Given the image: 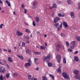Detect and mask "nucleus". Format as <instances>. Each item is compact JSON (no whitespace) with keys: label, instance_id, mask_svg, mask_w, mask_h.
<instances>
[{"label":"nucleus","instance_id":"1","mask_svg":"<svg viewBox=\"0 0 80 80\" xmlns=\"http://www.w3.org/2000/svg\"><path fill=\"white\" fill-rule=\"evenodd\" d=\"M42 59L43 60V61H46V62H48L50 60V55L48 54L47 57H45V56H44Z\"/></svg>","mask_w":80,"mask_h":80},{"label":"nucleus","instance_id":"2","mask_svg":"<svg viewBox=\"0 0 80 80\" xmlns=\"http://www.w3.org/2000/svg\"><path fill=\"white\" fill-rule=\"evenodd\" d=\"M54 27L56 28H59V27H60V28H62V23H61V25H60V24H59V23H55L54 25Z\"/></svg>","mask_w":80,"mask_h":80},{"label":"nucleus","instance_id":"3","mask_svg":"<svg viewBox=\"0 0 80 80\" xmlns=\"http://www.w3.org/2000/svg\"><path fill=\"white\" fill-rule=\"evenodd\" d=\"M62 76L65 79H69L70 80V77L69 76H67V74L66 72H63L62 74Z\"/></svg>","mask_w":80,"mask_h":80},{"label":"nucleus","instance_id":"4","mask_svg":"<svg viewBox=\"0 0 80 80\" xmlns=\"http://www.w3.org/2000/svg\"><path fill=\"white\" fill-rule=\"evenodd\" d=\"M37 1H34L33 2V5L32 7V8L35 9L37 8Z\"/></svg>","mask_w":80,"mask_h":80},{"label":"nucleus","instance_id":"5","mask_svg":"<svg viewBox=\"0 0 80 80\" xmlns=\"http://www.w3.org/2000/svg\"><path fill=\"white\" fill-rule=\"evenodd\" d=\"M56 58L57 59H58L57 61L58 63H60V62H61V57L58 54L56 56Z\"/></svg>","mask_w":80,"mask_h":80},{"label":"nucleus","instance_id":"6","mask_svg":"<svg viewBox=\"0 0 80 80\" xmlns=\"http://www.w3.org/2000/svg\"><path fill=\"white\" fill-rule=\"evenodd\" d=\"M0 72L2 73H5V68H4V67L3 66L1 67L0 68Z\"/></svg>","mask_w":80,"mask_h":80},{"label":"nucleus","instance_id":"7","mask_svg":"<svg viewBox=\"0 0 80 80\" xmlns=\"http://www.w3.org/2000/svg\"><path fill=\"white\" fill-rule=\"evenodd\" d=\"M60 19L58 17H56L54 20V23H57L58 21H59Z\"/></svg>","mask_w":80,"mask_h":80},{"label":"nucleus","instance_id":"8","mask_svg":"<svg viewBox=\"0 0 80 80\" xmlns=\"http://www.w3.org/2000/svg\"><path fill=\"white\" fill-rule=\"evenodd\" d=\"M76 75L75 76L74 78L75 79H78L80 80V75L79 74H76Z\"/></svg>","mask_w":80,"mask_h":80},{"label":"nucleus","instance_id":"9","mask_svg":"<svg viewBox=\"0 0 80 80\" xmlns=\"http://www.w3.org/2000/svg\"><path fill=\"white\" fill-rule=\"evenodd\" d=\"M16 34L18 36H22L23 35V33H22L21 32H19L18 31H17Z\"/></svg>","mask_w":80,"mask_h":80},{"label":"nucleus","instance_id":"10","mask_svg":"<svg viewBox=\"0 0 80 80\" xmlns=\"http://www.w3.org/2000/svg\"><path fill=\"white\" fill-rule=\"evenodd\" d=\"M24 66L25 67H29L31 66V64L29 62H28V63H25Z\"/></svg>","mask_w":80,"mask_h":80},{"label":"nucleus","instance_id":"11","mask_svg":"<svg viewBox=\"0 0 80 80\" xmlns=\"http://www.w3.org/2000/svg\"><path fill=\"white\" fill-rule=\"evenodd\" d=\"M32 77V75H29L28 76V78L30 80H33V78H31Z\"/></svg>","mask_w":80,"mask_h":80},{"label":"nucleus","instance_id":"12","mask_svg":"<svg viewBox=\"0 0 80 80\" xmlns=\"http://www.w3.org/2000/svg\"><path fill=\"white\" fill-rule=\"evenodd\" d=\"M70 15L71 17H72V18H75V16L74 15V12H71L70 13Z\"/></svg>","mask_w":80,"mask_h":80},{"label":"nucleus","instance_id":"13","mask_svg":"<svg viewBox=\"0 0 80 80\" xmlns=\"http://www.w3.org/2000/svg\"><path fill=\"white\" fill-rule=\"evenodd\" d=\"M63 25L64 26V27H65V28H67L68 27V24H67V23L66 22H63Z\"/></svg>","mask_w":80,"mask_h":80},{"label":"nucleus","instance_id":"14","mask_svg":"<svg viewBox=\"0 0 80 80\" xmlns=\"http://www.w3.org/2000/svg\"><path fill=\"white\" fill-rule=\"evenodd\" d=\"M38 60V58H34V63H35L36 64H39V63L37 62Z\"/></svg>","mask_w":80,"mask_h":80},{"label":"nucleus","instance_id":"15","mask_svg":"<svg viewBox=\"0 0 80 80\" xmlns=\"http://www.w3.org/2000/svg\"><path fill=\"white\" fill-rule=\"evenodd\" d=\"M35 20L36 22H40V18L38 17H36L35 18Z\"/></svg>","mask_w":80,"mask_h":80},{"label":"nucleus","instance_id":"16","mask_svg":"<svg viewBox=\"0 0 80 80\" xmlns=\"http://www.w3.org/2000/svg\"><path fill=\"white\" fill-rule=\"evenodd\" d=\"M74 60L76 62H78V58L77 56H75L74 57Z\"/></svg>","mask_w":80,"mask_h":80},{"label":"nucleus","instance_id":"17","mask_svg":"<svg viewBox=\"0 0 80 80\" xmlns=\"http://www.w3.org/2000/svg\"><path fill=\"white\" fill-rule=\"evenodd\" d=\"M73 72L75 75H77L78 73V71L76 70H74Z\"/></svg>","mask_w":80,"mask_h":80},{"label":"nucleus","instance_id":"18","mask_svg":"<svg viewBox=\"0 0 80 80\" xmlns=\"http://www.w3.org/2000/svg\"><path fill=\"white\" fill-rule=\"evenodd\" d=\"M67 2L68 4H72L73 2L71 0H67Z\"/></svg>","mask_w":80,"mask_h":80},{"label":"nucleus","instance_id":"19","mask_svg":"<svg viewBox=\"0 0 80 80\" xmlns=\"http://www.w3.org/2000/svg\"><path fill=\"white\" fill-rule=\"evenodd\" d=\"M8 60L9 61V62L10 63H12V62H13V60L11 59V58L10 57H8Z\"/></svg>","mask_w":80,"mask_h":80},{"label":"nucleus","instance_id":"20","mask_svg":"<svg viewBox=\"0 0 80 80\" xmlns=\"http://www.w3.org/2000/svg\"><path fill=\"white\" fill-rule=\"evenodd\" d=\"M42 80H47V78L45 76H43L42 77Z\"/></svg>","mask_w":80,"mask_h":80},{"label":"nucleus","instance_id":"21","mask_svg":"<svg viewBox=\"0 0 80 80\" xmlns=\"http://www.w3.org/2000/svg\"><path fill=\"white\" fill-rule=\"evenodd\" d=\"M71 45L75 46V42L74 41L72 42H71Z\"/></svg>","mask_w":80,"mask_h":80},{"label":"nucleus","instance_id":"22","mask_svg":"<svg viewBox=\"0 0 80 80\" xmlns=\"http://www.w3.org/2000/svg\"><path fill=\"white\" fill-rule=\"evenodd\" d=\"M48 67H52V63H50L49 62H48Z\"/></svg>","mask_w":80,"mask_h":80},{"label":"nucleus","instance_id":"23","mask_svg":"<svg viewBox=\"0 0 80 80\" xmlns=\"http://www.w3.org/2000/svg\"><path fill=\"white\" fill-rule=\"evenodd\" d=\"M56 47L57 48V47L58 48H61V45L59 44H58L56 46Z\"/></svg>","mask_w":80,"mask_h":80},{"label":"nucleus","instance_id":"24","mask_svg":"<svg viewBox=\"0 0 80 80\" xmlns=\"http://www.w3.org/2000/svg\"><path fill=\"white\" fill-rule=\"evenodd\" d=\"M49 77H52V80H53V79H54V78H55L54 76L52 74H49Z\"/></svg>","mask_w":80,"mask_h":80},{"label":"nucleus","instance_id":"25","mask_svg":"<svg viewBox=\"0 0 80 80\" xmlns=\"http://www.w3.org/2000/svg\"><path fill=\"white\" fill-rule=\"evenodd\" d=\"M63 62L64 63H67V61L66 60V58H64L63 59Z\"/></svg>","mask_w":80,"mask_h":80},{"label":"nucleus","instance_id":"26","mask_svg":"<svg viewBox=\"0 0 80 80\" xmlns=\"http://www.w3.org/2000/svg\"><path fill=\"white\" fill-rule=\"evenodd\" d=\"M76 39H77V40L78 41H79V42H80V36H77L76 37Z\"/></svg>","mask_w":80,"mask_h":80},{"label":"nucleus","instance_id":"27","mask_svg":"<svg viewBox=\"0 0 80 80\" xmlns=\"http://www.w3.org/2000/svg\"><path fill=\"white\" fill-rule=\"evenodd\" d=\"M24 37L25 38H26L27 40H28V39H29V37L28 36H24Z\"/></svg>","mask_w":80,"mask_h":80},{"label":"nucleus","instance_id":"28","mask_svg":"<svg viewBox=\"0 0 80 80\" xmlns=\"http://www.w3.org/2000/svg\"><path fill=\"white\" fill-rule=\"evenodd\" d=\"M25 32L27 33H30V30L28 29H26Z\"/></svg>","mask_w":80,"mask_h":80},{"label":"nucleus","instance_id":"29","mask_svg":"<svg viewBox=\"0 0 80 80\" xmlns=\"http://www.w3.org/2000/svg\"><path fill=\"white\" fill-rule=\"evenodd\" d=\"M26 53H28L30 52V50L28 49H27L26 50Z\"/></svg>","mask_w":80,"mask_h":80},{"label":"nucleus","instance_id":"30","mask_svg":"<svg viewBox=\"0 0 80 80\" xmlns=\"http://www.w3.org/2000/svg\"><path fill=\"white\" fill-rule=\"evenodd\" d=\"M52 7L53 8H57V5L56 4H54L52 5Z\"/></svg>","mask_w":80,"mask_h":80},{"label":"nucleus","instance_id":"31","mask_svg":"<svg viewBox=\"0 0 80 80\" xmlns=\"http://www.w3.org/2000/svg\"><path fill=\"white\" fill-rule=\"evenodd\" d=\"M66 44L67 47H69V43H68V42L66 41Z\"/></svg>","mask_w":80,"mask_h":80},{"label":"nucleus","instance_id":"32","mask_svg":"<svg viewBox=\"0 0 80 80\" xmlns=\"http://www.w3.org/2000/svg\"><path fill=\"white\" fill-rule=\"evenodd\" d=\"M17 76V73L15 72L14 73V77H16Z\"/></svg>","mask_w":80,"mask_h":80},{"label":"nucleus","instance_id":"33","mask_svg":"<svg viewBox=\"0 0 80 80\" xmlns=\"http://www.w3.org/2000/svg\"><path fill=\"white\" fill-rule=\"evenodd\" d=\"M78 10L80 9V2H79L78 3Z\"/></svg>","mask_w":80,"mask_h":80},{"label":"nucleus","instance_id":"34","mask_svg":"<svg viewBox=\"0 0 80 80\" xmlns=\"http://www.w3.org/2000/svg\"><path fill=\"white\" fill-rule=\"evenodd\" d=\"M58 73H61V69H60V68H59L58 69Z\"/></svg>","mask_w":80,"mask_h":80},{"label":"nucleus","instance_id":"35","mask_svg":"<svg viewBox=\"0 0 80 80\" xmlns=\"http://www.w3.org/2000/svg\"><path fill=\"white\" fill-rule=\"evenodd\" d=\"M34 53L36 54V55H40V52H34Z\"/></svg>","mask_w":80,"mask_h":80},{"label":"nucleus","instance_id":"36","mask_svg":"<svg viewBox=\"0 0 80 80\" xmlns=\"http://www.w3.org/2000/svg\"><path fill=\"white\" fill-rule=\"evenodd\" d=\"M61 37H65V34H63L62 33H61Z\"/></svg>","mask_w":80,"mask_h":80},{"label":"nucleus","instance_id":"37","mask_svg":"<svg viewBox=\"0 0 80 80\" xmlns=\"http://www.w3.org/2000/svg\"><path fill=\"white\" fill-rule=\"evenodd\" d=\"M0 80H3V76H2V75H1L0 76Z\"/></svg>","mask_w":80,"mask_h":80},{"label":"nucleus","instance_id":"38","mask_svg":"<svg viewBox=\"0 0 80 80\" xmlns=\"http://www.w3.org/2000/svg\"><path fill=\"white\" fill-rule=\"evenodd\" d=\"M20 58L22 60H23V57L22 56H21Z\"/></svg>","mask_w":80,"mask_h":80},{"label":"nucleus","instance_id":"39","mask_svg":"<svg viewBox=\"0 0 80 80\" xmlns=\"http://www.w3.org/2000/svg\"><path fill=\"white\" fill-rule=\"evenodd\" d=\"M9 77H10V74H7L6 75L7 78H8Z\"/></svg>","mask_w":80,"mask_h":80},{"label":"nucleus","instance_id":"40","mask_svg":"<svg viewBox=\"0 0 80 80\" xmlns=\"http://www.w3.org/2000/svg\"><path fill=\"white\" fill-rule=\"evenodd\" d=\"M2 26H4V25L3 24H2L0 25V28H2Z\"/></svg>","mask_w":80,"mask_h":80},{"label":"nucleus","instance_id":"41","mask_svg":"<svg viewBox=\"0 0 80 80\" xmlns=\"http://www.w3.org/2000/svg\"><path fill=\"white\" fill-rule=\"evenodd\" d=\"M33 25L34 27H35V25H36V24L35 23V21H33Z\"/></svg>","mask_w":80,"mask_h":80},{"label":"nucleus","instance_id":"42","mask_svg":"<svg viewBox=\"0 0 80 80\" xmlns=\"http://www.w3.org/2000/svg\"><path fill=\"white\" fill-rule=\"evenodd\" d=\"M22 47H25V43L24 42H22Z\"/></svg>","mask_w":80,"mask_h":80},{"label":"nucleus","instance_id":"43","mask_svg":"<svg viewBox=\"0 0 80 80\" xmlns=\"http://www.w3.org/2000/svg\"><path fill=\"white\" fill-rule=\"evenodd\" d=\"M58 3L59 4H62V2L60 1H58Z\"/></svg>","mask_w":80,"mask_h":80},{"label":"nucleus","instance_id":"44","mask_svg":"<svg viewBox=\"0 0 80 80\" xmlns=\"http://www.w3.org/2000/svg\"><path fill=\"white\" fill-rule=\"evenodd\" d=\"M71 49H73L74 48V46H72L70 47Z\"/></svg>","mask_w":80,"mask_h":80},{"label":"nucleus","instance_id":"45","mask_svg":"<svg viewBox=\"0 0 80 80\" xmlns=\"http://www.w3.org/2000/svg\"><path fill=\"white\" fill-rule=\"evenodd\" d=\"M68 51H69V52H72V50L70 49V48L68 49Z\"/></svg>","mask_w":80,"mask_h":80},{"label":"nucleus","instance_id":"46","mask_svg":"<svg viewBox=\"0 0 80 80\" xmlns=\"http://www.w3.org/2000/svg\"><path fill=\"white\" fill-rule=\"evenodd\" d=\"M65 16V14L64 13H62L61 14V17H63Z\"/></svg>","mask_w":80,"mask_h":80},{"label":"nucleus","instance_id":"47","mask_svg":"<svg viewBox=\"0 0 80 80\" xmlns=\"http://www.w3.org/2000/svg\"><path fill=\"white\" fill-rule=\"evenodd\" d=\"M58 17H62V14H61V13H58Z\"/></svg>","mask_w":80,"mask_h":80},{"label":"nucleus","instance_id":"48","mask_svg":"<svg viewBox=\"0 0 80 80\" xmlns=\"http://www.w3.org/2000/svg\"><path fill=\"white\" fill-rule=\"evenodd\" d=\"M8 7H10V6H11V5H10V2H9V3H8Z\"/></svg>","mask_w":80,"mask_h":80},{"label":"nucleus","instance_id":"49","mask_svg":"<svg viewBox=\"0 0 80 80\" xmlns=\"http://www.w3.org/2000/svg\"><path fill=\"white\" fill-rule=\"evenodd\" d=\"M53 8L51 6L49 7V9H50V10H52V9H53Z\"/></svg>","mask_w":80,"mask_h":80},{"label":"nucleus","instance_id":"50","mask_svg":"<svg viewBox=\"0 0 80 80\" xmlns=\"http://www.w3.org/2000/svg\"><path fill=\"white\" fill-rule=\"evenodd\" d=\"M27 12V10L26 9H24V13H26Z\"/></svg>","mask_w":80,"mask_h":80},{"label":"nucleus","instance_id":"51","mask_svg":"<svg viewBox=\"0 0 80 80\" xmlns=\"http://www.w3.org/2000/svg\"><path fill=\"white\" fill-rule=\"evenodd\" d=\"M28 62H29V63H32V61H31V60L30 59H28Z\"/></svg>","mask_w":80,"mask_h":80},{"label":"nucleus","instance_id":"52","mask_svg":"<svg viewBox=\"0 0 80 80\" xmlns=\"http://www.w3.org/2000/svg\"><path fill=\"white\" fill-rule=\"evenodd\" d=\"M78 53V51H76L74 52V54H77Z\"/></svg>","mask_w":80,"mask_h":80},{"label":"nucleus","instance_id":"53","mask_svg":"<svg viewBox=\"0 0 80 80\" xmlns=\"http://www.w3.org/2000/svg\"><path fill=\"white\" fill-rule=\"evenodd\" d=\"M39 70V68H36V69H35V70L37 71V70Z\"/></svg>","mask_w":80,"mask_h":80},{"label":"nucleus","instance_id":"54","mask_svg":"<svg viewBox=\"0 0 80 80\" xmlns=\"http://www.w3.org/2000/svg\"><path fill=\"white\" fill-rule=\"evenodd\" d=\"M5 2L6 3H9V2H8L7 0H6L5 1Z\"/></svg>","mask_w":80,"mask_h":80},{"label":"nucleus","instance_id":"55","mask_svg":"<svg viewBox=\"0 0 80 80\" xmlns=\"http://www.w3.org/2000/svg\"><path fill=\"white\" fill-rule=\"evenodd\" d=\"M40 48H41V50H43V46H41L40 47Z\"/></svg>","mask_w":80,"mask_h":80},{"label":"nucleus","instance_id":"56","mask_svg":"<svg viewBox=\"0 0 80 80\" xmlns=\"http://www.w3.org/2000/svg\"><path fill=\"white\" fill-rule=\"evenodd\" d=\"M34 78L33 80H37V78H34V77H32V78Z\"/></svg>","mask_w":80,"mask_h":80},{"label":"nucleus","instance_id":"57","mask_svg":"<svg viewBox=\"0 0 80 80\" xmlns=\"http://www.w3.org/2000/svg\"><path fill=\"white\" fill-rule=\"evenodd\" d=\"M26 42H27V43H28H28H30V42H29V41H27Z\"/></svg>","mask_w":80,"mask_h":80},{"label":"nucleus","instance_id":"58","mask_svg":"<svg viewBox=\"0 0 80 80\" xmlns=\"http://www.w3.org/2000/svg\"><path fill=\"white\" fill-rule=\"evenodd\" d=\"M60 27L57 28H58V31H59V30H60Z\"/></svg>","mask_w":80,"mask_h":80},{"label":"nucleus","instance_id":"59","mask_svg":"<svg viewBox=\"0 0 80 80\" xmlns=\"http://www.w3.org/2000/svg\"><path fill=\"white\" fill-rule=\"evenodd\" d=\"M7 68H10V67H9V66L8 64L7 65Z\"/></svg>","mask_w":80,"mask_h":80},{"label":"nucleus","instance_id":"60","mask_svg":"<svg viewBox=\"0 0 80 80\" xmlns=\"http://www.w3.org/2000/svg\"><path fill=\"white\" fill-rule=\"evenodd\" d=\"M56 50L57 51V52H59V49L58 48H57Z\"/></svg>","mask_w":80,"mask_h":80},{"label":"nucleus","instance_id":"61","mask_svg":"<svg viewBox=\"0 0 80 80\" xmlns=\"http://www.w3.org/2000/svg\"><path fill=\"white\" fill-rule=\"evenodd\" d=\"M22 8H24V5L23 4L22 5Z\"/></svg>","mask_w":80,"mask_h":80},{"label":"nucleus","instance_id":"62","mask_svg":"<svg viewBox=\"0 0 80 80\" xmlns=\"http://www.w3.org/2000/svg\"><path fill=\"white\" fill-rule=\"evenodd\" d=\"M25 25H28V24L27 22H25Z\"/></svg>","mask_w":80,"mask_h":80},{"label":"nucleus","instance_id":"63","mask_svg":"<svg viewBox=\"0 0 80 80\" xmlns=\"http://www.w3.org/2000/svg\"><path fill=\"white\" fill-rule=\"evenodd\" d=\"M45 46H47V42H46L45 43Z\"/></svg>","mask_w":80,"mask_h":80},{"label":"nucleus","instance_id":"64","mask_svg":"<svg viewBox=\"0 0 80 80\" xmlns=\"http://www.w3.org/2000/svg\"><path fill=\"white\" fill-rule=\"evenodd\" d=\"M40 33L39 32H37V33L38 34V35H39V34Z\"/></svg>","mask_w":80,"mask_h":80}]
</instances>
